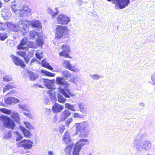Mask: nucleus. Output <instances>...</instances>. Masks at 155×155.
Instances as JSON below:
<instances>
[{"instance_id":"obj_1","label":"nucleus","mask_w":155,"mask_h":155,"mask_svg":"<svg viewBox=\"0 0 155 155\" xmlns=\"http://www.w3.org/2000/svg\"><path fill=\"white\" fill-rule=\"evenodd\" d=\"M76 132H80L79 136L84 138L87 137L89 135V125L86 122L76 124Z\"/></svg>"},{"instance_id":"obj_2","label":"nucleus","mask_w":155,"mask_h":155,"mask_svg":"<svg viewBox=\"0 0 155 155\" xmlns=\"http://www.w3.org/2000/svg\"><path fill=\"white\" fill-rule=\"evenodd\" d=\"M55 38L57 39L68 37L69 29L66 26L58 25L55 29Z\"/></svg>"},{"instance_id":"obj_3","label":"nucleus","mask_w":155,"mask_h":155,"mask_svg":"<svg viewBox=\"0 0 155 155\" xmlns=\"http://www.w3.org/2000/svg\"><path fill=\"white\" fill-rule=\"evenodd\" d=\"M56 83L57 84H60V86H63L64 87L62 88L61 87H59V89L60 93L63 94L66 97L69 98V95L67 94L65 91V90L69 92L68 90H67L68 83L65 81V80L64 77H58L56 78Z\"/></svg>"},{"instance_id":"obj_4","label":"nucleus","mask_w":155,"mask_h":155,"mask_svg":"<svg viewBox=\"0 0 155 155\" xmlns=\"http://www.w3.org/2000/svg\"><path fill=\"white\" fill-rule=\"evenodd\" d=\"M0 119L6 128L12 130L14 129L15 125V122L8 117L2 116L0 117Z\"/></svg>"},{"instance_id":"obj_5","label":"nucleus","mask_w":155,"mask_h":155,"mask_svg":"<svg viewBox=\"0 0 155 155\" xmlns=\"http://www.w3.org/2000/svg\"><path fill=\"white\" fill-rule=\"evenodd\" d=\"M15 5H13L11 7L12 11L15 13L16 15L19 14L20 16H23L24 14H27L30 13L31 10L27 6H24L23 8L20 9H15L14 7Z\"/></svg>"},{"instance_id":"obj_6","label":"nucleus","mask_w":155,"mask_h":155,"mask_svg":"<svg viewBox=\"0 0 155 155\" xmlns=\"http://www.w3.org/2000/svg\"><path fill=\"white\" fill-rule=\"evenodd\" d=\"M88 141L87 139H82L77 142L74 147L72 155H79L81 149L84 145L86 144L85 142Z\"/></svg>"},{"instance_id":"obj_7","label":"nucleus","mask_w":155,"mask_h":155,"mask_svg":"<svg viewBox=\"0 0 155 155\" xmlns=\"http://www.w3.org/2000/svg\"><path fill=\"white\" fill-rule=\"evenodd\" d=\"M33 142L30 140L24 139L17 143V147H23L24 149H31L32 147Z\"/></svg>"},{"instance_id":"obj_8","label":"nucleus","mask_w":155,"mask_h":155,"mask_svg":"<svg viewBox=\"0 0 155 155\" xmlns=\"http://www.w3.org/2000/svg\"><path fill=\"white\" fill-rule=\"evenodd\" d=\"M54 79L49 80L45 78H41L39 81V86L40 87L43 88V86H45L48 89L52 87L54 83Z\"/></svg>"},{"instance_id":"obj_9","label":"nucleus","mask_w":155,"mask_h":155,"mask_svg":"<svg viewBox=\"0 0 155 155\" xmlns=\"http://www.w3.org/2000/svg\"><path fill=\"white\" fill-rule=\"evenodd\" d=\"M61 48L63 50L59 53L60 57H63L64 58H72L70 56L69 53L70 52V46L67 44H64L61 46Z\"/></svg>"},{"instance_id":"obj_10","label":"nucleus","mask_w":155,"mask_h":155,"mask_svg":"<svg viewBox=\"0 0 155 155\" xmlns=\"http://www.w3.org/2000/svg\"><path fill=\"white\" fill-rule=\"evenodd\" d=\"M57 20L58 23L61 25H67L70 21L69 18L64 15H59Z\"/></svg>"},{"instance_id":"obj_11","label":"nucleus","mask_w":155,"mask_h":155,"mask_svg":"<svg viewBox=\"0 0 155 155\" xmlns=\"http://www.w3.org/2000/svg\"><path fill=\"white\" fill-rule=\"evenodd\" d=\"M62 65L64 66L66 69L71 71L75 72L78 71V69L75 66H71L69 61L66 60H64L62 62Z\"/></svg>"},{"instance_id":"obj_12","label":"nucleus","mask_w":155,"mask_h":155,"mask_svg":"<svg viewBox=\"0 0 155 155\" xmlns=\"http://www.w3.org/2000/svg\"><path fill=\"white\" fill-rule=\"evenodd\" d=\"M11 57L12 58L13 61L16 65L20 66L21 68H23L25 67L26 65L24 62L21 60L13 55H11Z\"/></svg>"},{"instance_id":"obj_13","label":"nucleus","mask_w":155,"mask_h":155,"mask_svg":"<svg viewBox=\"0 0 155 155\" xmlns=\"http://www.w3.org/2000/svg\"><path fill=\"white\" fill-rule=\"evenodd\" d=\"M22 26L20 28V31L23 35H25L29 31V24L28 21H22L21 24Z\"/></svg>"},{"instance_id":"obj_14","label":"nucleus","mask_w":155,"mask_h":155,"mask_svg":"<svg viewBox=\"0 0 155 155\" xmlns=\"http://www.w3.org/2000/svg\"><path fill=\"white\" fill-rule=\"evenodd\" d=\"M62 140L66 144L71 143V140L70 133L67 130L66 131L62 137Z\"/></svg>"},{"instance_id":"obj_15","label":"nucleus","mask_w":155,"mask_h":155,"mask_svg":"<svg viewBox=\"0 0 155 155\" xmlns=\"http://www.w3.org/2000/svg\"><path fill=\"white\" fill-rule=\"evenodd\" d=\"M63 109V106L58 103H55L53 106L52 110L53 113H57L61 112Z\"/></svg>"},{"instance_id":"obj_16","label":"nucleus","mask_w":155,"mask_h":155,"mask_svg":"<svg viewBox=\"0 0 155 155\" xmlns=\"http://www.w3.org/2000/svg\"><path fill=\"white\" fill-rule=\"evenodd\" d=\"M71 114V113L70 111L65 109L63 111L61 114V121H64L66 119L68 118Z\"/></svg>"},{"instance_id":"obj_17","label":"nucleus","mask_w":155,"mask_h":155,"mask_svg":"<svg viewBox=\"0 0 155 155\" xmlns=\"http://www.w3.org/2000/svg\"><path fill=\"white\" fill-rule=\"evenodd\" d=\"M130 2L129 0H120L117 6V8L122 9L127 6Z\"/></svg>"},{"instance_id":"obj_18","label":"nucleus","mask_w":155,"mask_h":155,"mask_svg":"<svg viewBox=\"0 0 155 155\" xmlns=\"http://www.w3.org/2000/svg\"><path fill=\"white\" fill-rule=\"evenodd\" d=\"M29 24V25H31L34 27H35L38 28H41L42 27V24L41 22L39 20L34 21L28 22Z\"/></svg>"},{"instance_id":"obj_19","label":"nucleus","mask_w":155,"mask_h":155,"mask_svg":"<svg viewBox=\"0 0 155 155\" xmlns=\"http://www.w3.org/2000/svg\"><path fill=\"white\" fill-rule=\"evenodd\" d=\"M7 29L10 31L15 32L17 31L16 26L15 24L12 23L11 22H7L5 23Z\"/></svg>"},{"instance_id":"obj_20","label":"nucleus","mask_w":155,"mask_h":155,"mask_svg":"<svg viewBox=\"0 0 155 155\" xmlns=\"http://www.w3.org/2000/svg\"><path fill=\"white\" fill-rule=\"evenodd\" d=\"M74 146V144L73 143H71L68 145L64 150L65 153L66 155H71V152L72 147Z\"/></svg>"},{"instance_id":"obj_21","label":"nucleus","mask_w":155,"mask_h":155,"mask_svg":"<svg viewBox=\"0 0 155 155\" xmlns=\"http://www.w3.org/2000/svg\"><path fill=\"white\" fill-rule=\"evenodd\" d=\"M28 41V38L25 37L23 38L21 41V42L18 46V49H23L22 46L26 45L27 44Z\"/></svg>"},{"instance_id":"obj_22","label":"nucleus","mask_w":155,"mask_h":155,"mask_svg":"<svg viewBox=\"0 0 155 155\" xmlns=\"http://www.w3.org/2000/svg\"><path fill=\"white\" fill-rule=\"evenodd\" d=\"M15 87V85L14 83L11 82L6 85L4 87L3 90V93H5L8 90Z\"/></svg>"},{"instance_id":"obj_23","label":"nucleus","mask_w":155,"mask_h":155,"mask_svg":"<svg viewBox=\"0 0 155 155\" xmlns=\"http://www.w3.org/2000/svg\"><path fill=\"white\" fill-rule=\"evenodd\" d=\"M20 128L21 130L23 131L24 135L25 137L26 138L30 137L31 134L29 131L26 130L25 128L22 126H20Z\"/></svg>"},{"instance_id":"obj_24","label":"nucleus","mask_w":155,"mask_h":155,"mask_svg":"<svg viewBox=\"0 0 155 155\" xmlns=\"http://www.w3.org/2000/svg\"><path fill=\"white\" fill-rule=\"evenodd\" d=\"M151 147V143L149 141L145 142L142 146V148L146 150H148Z\"/></svg>"},{"instance_id":"obj_25","label":"nucleus","mask_w":155,"mask_h":155,"mask_svg":"<svg viewBox=\"0 0 155 155\" xmlns=\"http://www.w3.org/2000/svg\"><path fill=\"white\" fill-rule=\"evenodd\" d=\"M14 97H8L5 99V103L7 104H11L14 102Z\"/></svg>"},{"instance_id":"obj_26","label":"nucleus","mask_w":155,"mask_h":155,"mask_svg":"<svg viewBox=\"0 0 155 155\" xmlns=\"http://www.w3.org/2000/svg\"><path fill=\"white\" fill-rule=\"evenodd\" d=\"M41 65L42 66L50 70H53V68L48 63L45 62L43 60L41 61Z\"/></svg>"},{"instance_id":"obj_27","label":"nucleus","mask_w":155,"mask_h":155,"mask_svg":"<svg viewBox=\"0 0 155 155\" xmlns=\"http://www.w3.org/2000/svg\"><path fill=\"white\" fill-rule=\"evenodd\" d=\"M62 75L67 78H71V74L67 70H65L62 72Z\"/></svg>"},{"instance_id":"obj_28","label":"nucleus","mask_w":155,"mask_h":155,"mask_svg":"<svg viewBox=\"0 0 155 155\" xmlns=\"http://www.w3.org/2000/svg\"><path fill=\"white\" fill-rule=\"evenodd\" d=\"M65 108L71 110L72 111H75L74 106L73 105H71L69 103H66L65 104Z\"/></svg>"},{"instance_id":"obj_29","label":"nucleus","mask_w":155,"mask_h":155,"mask_svg":"<svg viewBox=\"0 0 155 155\" xmlns=\"http://www.w3.org/2000/svg\"><path fill=\"white\" fill-rule=\"evenodd\" d=\"M29 35L30 38V39H33L37 35V33L35 31L32 30L30 31Z\"/></svg>"},{"instance_id":"obj_30","label":"nucleus","mask_w":155,"mask_h":155,"mask_svg":"<svg viewBox=\"0 0 155 155\" xmlns=\"http://www.w3.org/2000/svg\"><path fill=\"white\" fill-rule=\"evenodd\" d=\"M11 117L16 121H18L19 120L18 114L16 113H13L11 115Z\"/></svg>"},{"instance_id":"obj_31","label":"nucleus","mask_w":155,"mask_h":155,"mask_svg":"<svg viewBox=\"0 0 155 155\" xmlns=\"http://www.w3.org/2000/svg\"><path fill=\"white\" fill-rule=\"evenodd\" d=\"M28 73L29 76L31 80H35L37 78V77L35 76V74H34L32 72L30 71L28 72Z\"/></svg>"},{"instance_id":"obj_32","label":"nucleus","mask_w":155,"mask_h":155,"mask_svg":"<svg viewBox=\"0 0 155 155\" xmlns=\"http://www.w3.org/2000/svg\"><path fill=\"white\" fill-rule=\"evenodd\" d=\"M0 111L2 112L7 114L8 115H10L12 113V112L10 110L6 108H1L0 109Z\"/></svg>"},{"instance_id":"obj_33","label":"nucleus","mask_w":155,"mask_h":155,"mask_svg":"<svg viewBox=\"0 0 155 155\" xmlns=\"http://www.w3.org/2000/svg\"><path fill=\"white\" fill-rule=\"evenodd\" d=\"M7 37L8 35L5 32L0 33V41H4Z\"/></svg>"},{"instance_id":"obj_34","label":"nucleus","mask_w":155,"mask_h":155,"mask_svg":"<svg viewBox=\"0 0 155 155\" xmlns=\"http://www.w3.org/2000/svg\"><path fill=\"white\" fill-rule=\"evenodd\" d=\"M43 73L45 74L46 76L48 77H53L55 75V74L54 73H52L47 71H44Z\"/></svg>"},{"instance_id":"obj_35","label":"nucleus","mask_w":155,"mask_h":155,"mask_svg":"<svg viewBox=\"0 0 155 155\" xmlns=\"http://www.w3.org/2000/svg\"><path fill=\"white\" fill-rule=\"evenodd\" d=\"M66 101V99L63 98L61 95H60L58 96V101L59 103H64Z\"/></svg>"},{"instance_id":"obj_36","label":"nucleus","mask_w":155,"mask_h":155,"mask_svg":"<svg viewBox=\"0 0 155 155\" xmlns=\"http://www.w3.org/2000/svg\"><path fill=\"white\" fill-rule=\"evenodd\" d=\"M79 108L80 110V111L84 114L86 113V112L85 109L81 104H79Z\"/></svg>"},{"instance_id":"obj_37","label":"nucleus","mask_w":155,"mask_h":155,"mask_svg":"<svg viewBox=\"0 0 155 155\" xmlns=\"http://www.w3.org/2000/svg\"><path fill=\"white\" fill-rule=\"evenodd\" d=\"M15 133L18 135V136L16 140V141H19L22 139L23 138V136L19 134V132L16 131L15 132Z\"/></svg>"},{"instance_id":"obj_38","label":"nucleus","mask_w":155,"mask_h":155,"mask_svg":"<svg viewBox=\"0 0 155 155\" xmlns=\"http://www.w3.org/2000/svg\"><path fill=\"white\" fill-rule=\"evenodd\" d=\"M12 137L11 132L8 131L5 134L4 138L5 139L9 138Z\"/></svg>"},{"instance_id":"obj_39","label":"nucleus","mask_w":155,"mask_h":155,"mask_svg":"<svg viewBox=\"0 0 155 155\" xmlns=\"http://www.w3.org/2000/svg\"><path fill=\"white\" fill-rule=\"evenodd\" d=\"M3 81L5 82H8L12 80L11 78H10L8 76L6 75L3 78Z\"/></svg>"},{"instance_id":"obj_40","label":"nucleus","mask_w":155,"mask_h":155,"mask_svg":"<svg viewBox=\"0 0 155 155\" xmlns=\"http://www.w3.org/2000/svg\"><path fill=\"white\" fill-rule=\"evenodd\" d=\"M120 0H111L112 3L114 4L115 5V7L117 8V6L120 2Z\"/></svg>"},{"instance_id":"obj_41","label":"nucleus","mask_w":155,"mask_h":155,"mask_svg":"<svg viewBox=\"0 0 155 155\" xmlns=\"http://www.w3.org/2000/svg\"><path fill=\"white\" fill-rule=\"evenodd\" d=\"M17 53L19 55L23 57V58H25L26 55V53L25 52L20 51L18 52Z\"/></svg>"},{"instance_id":"obj_42","label":"nucleus","mask_w":155,"mask_h":155,"mask_svg":"<svg viewBox=\"0 0 155 155\" xmlns=\"http://www.w3.org/2000/svg\"><path fill=\"white\" fill-rule=\"evenodd\" d=\"M5 25H6L5 23H2L0 22V30L4 29Z\"/></svg>"},{"instance_id":"obj_43","label":"nucleus","mask_w":155,"mask_h":155,"mask_svg":"<svg viewBox=\"0 0 155 155\" xmlns=\"http://www.w3.org/2000/svg\"><path fill=\"white\" fill-rule=\"evenodd\" d=\"M91 77L94 79L97 80L100 78V77L98 74H94L92 75Z\"/></svg>"},{"instance_id":"obj_44","label":"nucleus","mask_w":155,"mask_h":155,"mask_svg":"<svg viewBox=\"0 0 155 155\" xmlns=\"http://www.w3.org/2000/svg\"><path fill=\"white\" fill-rule=\"evenodd\" d=\"M65 128L64 126H63L59 128V132L61 134H62L64 132Z\"/></svg>"},{"instance_id":"obj_45","label":"nucleus","mask_w":155,"mask_h":155,"mask_svg":"<svg viewBox=\"0 0 155 155\" xmlns=\"http://www.w3.org/2000/svg\"><path fill=\"white\" fill-rule=\"evenodd\" d=\"M48 93L49 94V95L51 97L53 96V93H54V92L53 91H52L51 90H49L48 91Z\"/></svg>"},{"instance_id":"obj_46","label":"nucleus","mask_w":155,"mask_h":155,"mask_svg":"<svg viewBox=\"0 0 155 155\" xmlns=\"http://www.w3.org/2000/svg\"><path fill=\"white\" fill-rule=\"evenodd\" d=\"M24 124L26 126V127L28 128V129H30L31 127V124L28 122H24Z\"/></svg>"},{"instance_id":"obj_47","label":"nucleus","mask_w":155,"mask_h":155,"mask_svg":"<svg viewBox=\"0 0 155 155\" xmlns=\"http://www.w3.org/2000/svg\"><path fill=\"white\" fill-rule=\"evenodd\" d=\"M37 43L39 45H42L43 44V42L41 39L37 40Z\"/></svg>"},{"instance_id":"obj_48","label":"nucleus","mask_w":155,"mask_h":155,"mask_svg":"<svg viewBox=\"0 0 155 155\" xmlns=\"http://www.w3.org/2000/svg\"><path fill=\"white\" fill-rule=\"evenodd\" d=\"M151 79L152 80L153 84H155V75L154 74L152 75L151 76Z\"/></svg>"},{"instance_id":"obj_49","label":"nucleus","mask_w":155,"mask_h":155,"mask_svg":"<svg viewBox=\"0 0 155 155\" xmlns=\"http://www.w3.org/2000/svg\"><path fill=\"white\" fill-rule=\"evenodd\" d=\"M80 117V115L79 114L76 113H74V118H78Z\"/></svg>"},{"instance_id":"obj_50","label":"nucleus","mask_w":155,"mask_h":155,"mask_svg":"<svg viewBox=\"0 0 155 155\" xmlns=\"http://www.w3.org/2000/svg\"><path fill=\"white\" fill-rule=\"evenodd\" d=\"M51 15L53 18H54V16H55L58 15V12H55L54 13H51Z\"/></svg>"},{"instance_id":"obj_51","label":"nucleus","mask_w":155,"mask_h":155,"mask_svg":"<svg viewBox=\"0 0 155 155\" xmlns=\"http://www.w3.org/2000/svg\"><path fill=\"white\" fill-rule=\"evenodd\" d=\"M24 60H25V63L26 64H28V63L29 62L30 59L28 58V57H25L24 58Z\"/></svg>"},{"instance_id":"obj_52","label":"nucleus","mask_w":155,"mask_h":155,"mask_svg":"<svg viewBox=\"0 0 155 155\" xmlns=\"http://www.w3.org/2000/svg\"><path fill=\"white\" fill-rule=\"evenodd\" d=\"M36 57L39 60H41L42 58V56H40L39 54H38V53L36 54Z\"/></svg>"},{"instance_id":"obj_53","label":"nucleus","mask_w":155,"mask_h":155,"mask_svg":"<svg viewBox=\"0 0 155 155\" xmlns=\"http://www.w3.org/2000/svg\"><path fill=\"white\" fill-rule=\"evenodd\" d=\"M14 91H13V90H12L11 91H9V92L6 95H8L9 94H12V93H14Z\"/></svg>"},{"instance_id":"obj_54","label":"nucleus","mask_w":155,"mask_h":155,"mask_svg":"<svg viewBox=\"0 0 155 155\" xmlns=\"http://www.w3.org/2000/svg\"><path fill=\"white\" fill-rule=\"evenodd\" d=\"M36 61V59H34V58H33L31 60V61H30V63H31V64L32 62H35V61Z\"/></svg>"},{"instance_id":"obj_55","label":"nucleus","mask_w":155,"mask_h":155,"mask_svg":"<svg viewBox=\"0 0 155 155\" xmlns=\"http://www.w3.org/2000/svg\"><path fill=\"white\" fill-rule=\"evenodd\" d=\"M48 155H53V153L52 151H48Z\"/></svg>"},{"instance_id":"obj_56","label":"nucleus","mask_w":155,"mask_h":155,"mask_svg":"<svg viewBox=\"0 0 155 155\" xmlns=\"http://www.w3.org/2000/svg\"><path fill=\"white\" fill-rule=\"evenodd\" d=\"M75 79V78L74 77V78L72 79H71L70 80V81H73L74 82V81Z\"/></svg>"},{"instance_id":"obj_57","label":"nucleus","mask_w":155,"mask_h":155,"mask_svg":"<svg viewBox=\"0 0 155 155\" xmlns=\"http://www.w3.org/2000/svg\"><path fill=\"white\" fill-rule=\"evenodd\" d=\"M2 3L1 2H0V8H1L2 7Z\"/></svg>"},{"instance_id":"obj_58","label":"nucleus","mask_w":155,"mask_h":155,"mask_svg":"<svg viewBox=\"0 0 155 155\" xmlns=\"http://www.w3.org/2000/svg\"><path fill=\"white\" fill-rule=\"evenodd\" d=\"M6 2H8L10 0H4Z\"/></svg>"},{"instance_id":"obj_59","label":"nucleus","mask_w":155,"mask_h":155,"mask_svg":"<svg viewBox=\"0 0 155 155\" xmlns=\"http://www.w3.org/2000/svg\"><path fill=\"white\" fill-rule=\"evenodd\" d=\"M147 155H152L150 154H148Z\"/></svg>"},{"instance_id":"obj_60","label":"nucleus","mask_w":155,"mask_h":155,"mask_svg":"<svg viewBox=\"0 0 155 155\" xmlns=\"http://www.w3.org/2000/svg\"><path fill=\"white\" fill-rule=\"evenodd\" d=\"M108 1H111V0H107Z\"/></svg>"},{"instance_id":"obj_61","label":"nucleus","mask_w":155,"mask_h":155,"mask_svg":"<svg viewBox=\"0 0 155 155\" xmlns=\"http://www.w3.org/2000/svg\"><path fill=\"white\" fill-rule=\"evenodd\" d=\"M71 121H70V122H69V121H68V122H69V123H71Z\"/></svg>"}]
</instances>
